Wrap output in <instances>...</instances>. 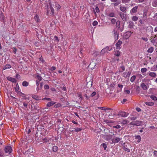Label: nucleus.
I'll list each match as a JSON object with an SVG mask.
<instances>
[{
  "label": "nucleus",
  "mask_w": 157,
  "mask_h": 157,
  "mask_svg": "<svg viewBox=\"0 0 157 157\" xmlns=\"http://www.w3.org/2000/svg\"><path fill=\"white\" fill-rule=\"evenodd\" d=\"M128 115V113H127L124 111H121L119 112V115L122 117H126Z\"/></svg>",
  "instance_id": "15"
},
{
  "label": "nucleus",
  "mask_w": 157,
  "mask_h": 157,
  "mask_svg": "<svg viewBox=\"0 0 157 157\" xmlns=\"http://www.w3.org/2000/svg\"><path fill=\"white\" fill-rule=\"evenodd\" d=\"M29 84V82L27 81H24L22 83V86H27Z\"/></svg>",
  "instance_id": "30"
},
{
  "label": "nucleus",
  "mask_w": 157,
  "mask_h": 157,
  "mask_svg": "<svg viewBox=\"0 0 157 157\" xmlns=\"http://www.w3.org/2000/svg\"><path fill=\"white\" fill-rule=\"evenodd\" d=\"M95 9V11H96V12L97 13H99L100 10H99V9L98 7V6L96 7Z\"/></svg>",
  "instance_id": "52"
},
{
  "label": "nucleus",
  "mask_w": 157,
  "mask_h": 157,
  "mask_svg": "<svg viewBox=\"0 0 157 157\" xmlns=\"http://www.w3.org/2000/svg\"><path fill=\"white\" fill-rule=\"evenodd\" d=\"M56 69V67H55L53 66L51 68V69H50V70L51 71H53L55 70Z\"/></svg>",
  "instance_id": "60"
},
{
  "label": "nucleus",
  "mask_w": 157,
  "mask_h": 157,
  "mask_svg": "<svg viewBox=\"0 0 157 157\" xmlns=\"http://www.w3.org/2000/svg\"><path fill=\"white\" fill-rule=\"evenodd\" d=\"M141 39L145 42H147L148 41V39L146 37H142Z\"/></svg>",
  "instance_id": "53"
},
{
  "label": "nucleus",
  "mask_w": 157,
  "mask_h": 157,
  "mask_svg": "<svg viewBox=\"0 0 157 157\" xmlns=\"http://www.w3.org/2000/svg\"><path fill=\"white\" fill-rule=\"evenodd\" d=\"M61 105L60 104H56L54 105V106L55 107H59Z\"/></svg>",
  "instance_id": "61"
},
{
  "label": "nucleus",
  "mask_w": 157,
  "mask_h": 157,
  "mask_svg": "<svg viewBox=\"0 0 157 157\" xmlns=\"http://www.w3.org/2000/svg\"><path fill=\"white\" fill-rule=\"evenodd\" d=\"M140 86L144 90H147L148 88L146 85L144 83H142L140 84Z\"/></svg>",
  "instance_id": "20"
},
{
  "label": "nucleus",
  "mask_w": 157,
  "mask_h": 157,
  "mask_svg": "<svg viewBox=\"0 0 157 157\" xmlns=\"http://www.w3.org/2000/svg\"><path fill=\"white\" fill-rule=\"evenodd\" d=\"M58 149V147L56 146H54L52 147V150L54 152L57 151Z\"/></svg>",
  "instance_id": "42"
},
{
  "label": "nucleus",
  "mask_w": 157,
  "mask_h": 157,
  "mask_svg": "<svg viewBox=\"0 0 157 157\" xmlns=\"http://www.w3.org/2000/svg\"><path fill=\"white\" fill-rule=\"evenodd\" d=\"M121 52L120 51L118 50H116L115 51L114 55L117 56H119L120 55Z\"/></svg>",
  "instance_id": "24"
},
{
  "label": "nucleus",
  "mask_w": 157,
  "mask_h": 157,
  "mask_svg": "<svg viewBox=\"0 0 157 157\" xmlns=\"http://www.w3.org/2000/svg\"><path fill=\"white\" fill-rule=\"evenodd\" d=\"M137 118L136 117H130V120L132 121H134Z\"/></svg>",
  "instance_id": "55"
},
{
  "label": "nucleus",
  "mask_w": 157,
  "mask_h": 157,
  "mask_svg": "<svg viewBox=\"0 0 157 157\" xmlns=\"http://www.w3.org/2000/svg\"><path fill=\"white\" fill-rule=\"evenodd\" d=\"M111 22L113 24H115V23H116V20L115 19V18H112L111 20Z\"/></svg>",
  "instance_id": "48"
},
{
  "label": "nucleus",
  "mask_w": 157,
  "mask_h": 157,
  "mask_svg": "<svg viewBox=\"0 0 157 157\" xmlns=\"http://www.w3.org/2000/svg\"><path fill=\"white\" fill-rule=\"evenodd\" d=\"M154 38L156 42H157V34L155 35V36Z\"/></svg>",
  "instance_id": "64"
},
{
  "label": "nucleus",
  "mask_w": 157,
  "mask_h": 157,
  "mask_svg": "<svg viewBox=\"0 0 157 157\" xmlns=\"http://www.w3.org/2000/svg\"><path fill=\"white\" fill-rule=\"evenodd\" d=\"M150 98L152 99L154 101H156L157 100V98L154 95H151L150 96Z\"/></svg>",
  "instance_id": "43"
},
{
  "label": "nucleus",
  "mask_w": 157,
  "mask_h": 157,
  "mask_svg": "<svg viewBox=\"0 0 157 157\" xmlns=\"http://www.w3.org/2000/svg\"><path fill=\"white\" fill-rule=\"evenodd\" d=\"M136 76L135 75H133L130 78V81L131 82H133L135 80Z\"/></svg>",
  "instance_id": "36"
},
{
  "label": "nucleus",
  "mask_w": 157,
  "mask_h": 157,
  "mask_svg": "<svg viewBox=\"0 0 157 157\" xmlns=\"http://www.w3.org/2000/svg\"><path fill=\"white\" fill-rule=\"evenodd\" d=\"M40 86L39 85L37 86L36 90L37 91H38L43 86V84L42 83L40 82Z\"/></svg>",
  "instance_id": "25"
},
{
  "label": "nucleus",
  "mask_w": 157,
  "mask_h": 157,
  "mask_svg": "<svg viewBox=\"0 0 157 157\" xmlns=\"http://www.w3.org/2000/svg\"><path fill=\"white\" fill-rule=\"evenodd\" d=\"M124 25H123V26L121 27H120V28H119V30H120V31L121 32H122L123 30H124Z\"/></svg>",
  "instance_id": "58"
},
{
  "label": "nucleus",
  "mask_w": 157,
  "mask_h": 157,
  "mask_svg": "<svg viewBox=\"0 0 157 157\" xmlns=\"http://www.w3.org/2000/svg\"><path fill=\"white\" fill-rule=\"evenodd\" d=\"M136 140L135 141V142L136 144H137L140 142L141 140V137L140 135H135L134 136Z\"/></svg>",
  "instance_id": "10"
},
{
  "label": "nucleus",
  "mask_w": 157,
  "mask_h": 157,
  "mask_svg": "<svg viewBox=\"0 0 157 157\" xmlns=\"http://www.w3.org/2000/svg\"><path fill=\"white\" fill-rule=\"evenodd\" d=\"M23 105H24V107H25L26 108H27V106H28V104L27 103H26V102H24L23 103Z\"/></svg>",
  "instance_id": "56"
},
{
  "label": "nucleus",
  "mask_w": 157,
  "mask_h": 157,
  "mask_svg": "<svg viewBox=\"0 0 157 157\" xmlns=\"http://www.w3.org/2000/svg\"><path fill=\"white\" fill-rule=\"evenodd\" d=\"M96 65V63L94 62H92L89 64L88 67L91 69H93L94 68Z\"/></svg>",
  "instance_id": "16"
},
{
  "label": "nucleus",
  "mask_w": 157,
  "mask_h": 157,
  "mask_svg": "<svg viewBox=\"0 0 157 157\" xmlns=\"http://www.w3.org/2000/svg\"><path fill=\"white\" fill-rule=\"evenodd\" d=\"M131 0H121L122 3H128Z\"/></svg>",
  "instance_id": "50"
},
{
  "label": "nucleus",
  "mask_w": 157,
  "mask_h": 157,
  "mask_svg": "<svg viewBox=\"0 0 157 157\" xmlns=\"http://www.w3.org/2000/svg\"><path fill=\"white\" fill-rule=\"evenodd\" d=\"M101 145H102L103 147L104 148V149L105 150L107 147L106 144L105 143H103L102 144H101Z\"/></svg>",
  "instance_id": "46"
},
{
  "label": "nucleus",
  "mask_w": 157,
  "mask_h": 157,
  "mask_svg": "<svg viewBox=\"0 0 157 157\" xmlns=\"http://www.w3.org/2000/svg\"><path fill=\"white\" fill-rule=\"evenodd\" d=\"M145 104L146 105L150 106H152L154 105L153 102H147L145 103Z\"/></svg>",
  "instance_id": "34"
},
{
  "label": "nucleus",
  "mask_w": 157,
  "mask_h": 157,
  "mask_svg": "<svg viewBox=\"0 0 157 157\" xmlns=\"http://www.w3.org/2000/svg\"><path fill=\"white\" fill-rule=\"evenodd\" d=\"M112 48H113L112 46H106L101 50V54L102 55H103L105 53L107 52L108 51L111 50Z\"/></svg>",
  "instance_id": "2"
},
{
  "label": "nucleus",
  "mask_w": 157,
  "mask_h": 157,
  "mask_svg": "<svg viewBox=\"0 0 157 157\" xmlns=\"http://www.w3.org/2000/svg\"><path fill=\"white\" fill-rule=\"evenodd\" d=\"M98 22L97 21H94L92 23L93 25L94 26H95L97 25H98Z\"/></svg>",
  "instance_id": "51"
},
{
  "label": "nucleus",
  "mask_w": 157,
  "mask_h": 157,
  "mask_svg": "<svg viewBox=\"0 0 157 157\" xmlns=\"http://www.w3.org/2000/svg\"><path fill=\"white\" fill-rule=\"evenodd\" d=\"M124 92L127 94H129L130 93V91L128 90H124Z\"/></svg>",
  "instance_id": "54"
},
{
  "label": "nucleus",
  "mask_w": 157,
  "mask_h": 157,
  "mask_svg": "<svg viewBox=\"0 0 157 157\" xmlns=\"http://www.w3.org/2000/svg\"><path fill=\"white\" fill-rule=\"evenodd\" d=\"M74 129L75 130V131L76 132H79L82 130V128H74Z\"/></svg>",
  "instance_id": "37"
},
{
  "label": "nucleus",
  "mask_w": 157,
  "mask_h": 157,
  "mask_svg": "<svg viewBox=\"0 0 157 157\" xmlns=\"http://www.w3.org/2000/svg\"><path fill=\"white\" fill-rule=\"evenodd\" d=\"M125 70V67L124 66H122L119 68V72H122Z\"/></svg>",
  "instance_id": "29"
},
{
  "label": "nucleus",
  "mask_w": 157,
  "mask_h": 157,
  "mask_svg": "<svg viewBox=\"0 0 157 157\" xmlns=\"http://www.w3.org/2000/svg\"><path fill=\"white\" fill-rule=\"evenodd\" d=\"M132 33V32H131L130 31L127 32L124 35L123 38L125 39H128Z\"/></svg>",
  "instance_id": "7"
},
{
  "label": "nucleus",
  "mask_w": 157,
  "mask_h": 157,
  "mask_svg": "<svg viewBox=\"0 0 157 157\" xmlns=\"http://www.w3.org/2000/svg\"><path fill=\"white\" fill-rule=\"evenodd\" d=\"M150 40L151 42L153 44H154L156 42L154 37L151 38Z\"/></svg>",
  "instance_id": "39"
},
{
  "label": "nucleus",
  "mask_w": 157,
  "mask_h": 157,
  "mask_svg": "<svg viewBox=\"0 0 157 157\" xmlns=\"http://www.w3.org/2000/svg\"><path fill=\"white\" fill-rule=\"evenodd\" d=\"M131 147L130 144L128 143L124 144L123 148L124 150L128 152H130V150L129 148H130Z\"/></svg>",
  "instance_id": "4"
},
{
  "label": "nucleus",
  "mask_w": 157,
  "mask_h": 157,
  "mask_svg": "<svg viewBox=\"0 0 157 157\" xmlns=\"http://www.w3.org/2000/svg\"><path fill=\"white\" fill-rule=\"evenodd\" d=\"M138 9V6H136L133 7L130 11V13L131 15H132L133 13H134L136 12Z\"/></svg>",
  "instance_id": "13"
},
{
  "label": "nucleus",
  "mask_w": 157,
  "mask_h": 157,
  "mask_svg": "<svg viewBox=\"0 0 157 157\" xmlns=\"http://www.w3.org/2000/svg\"><path fill=\"white\" fill-rule=\"evenodd\" d=\"M15 90L16 92L18 94H19V93H20L21 94V95L22 96H23V95H25L24 94L21 92L20 91V89L19 88V85L18 83H17L16 84V87L15 88Z\"/></svg>",
  "instance_id": "8"
},
{
  "label": "nucleus",
  "mask_w": 157,
  "mask_h": 157,
  "mask_svg": "<svg viewBox=\"0 0 157 157\" xmlns=\"http://www.w3.org/2000/svg\"><path fill=\"white\" fill-rule=\"evenodd\" d=\"M50 37V41H51V40H54L55 43L56 44H57L59 42V40L56 36H55L54 37H52H52Z\"/></svg>",
  "instance_id": "12"
},
{
  "label": "nucleus",
  "mask_w": 157,
  "mask_h": 157,
  "mask_svg": "<svg viewBox=\"0 0 157 157\" xmlns=\"http://www.w3.org/2000/svg\"><path fill=\"white\" fill-rule=\"evenodd\" d=\"M132 19L134 21H137L138 19V17L136 16H133L132 17Z\"/></svg>",
  "instance_id": "35"
},
{
  "label": "nucleus",
  "mask_w": 157,
  "mask_h": 157,
  "mask_svg": "<svg viewBox=\"0 0 157 157\" xmlns=\"http://www.w3.org/2000/svg\"><path fill=\"white\" fill-rule=\"evenodd\" d=\"M84 97H85V98L86 100H90V96H88L86 94H85L84 95Z\"/></svg>",
  "instance_id": "44"
},
{
  "label": "nucleus",
  "mask_w": 157,
  "mask_h": 157,
  "mask_svg": "<svg viewBox=\"0 0 157 157\" xmlns=\"http://www.w3.org/2000/svg\"><path fill=\"white\" fill-rule=\"evenodd\" d=\"M121 139V138L115 137L112 140V143L115 144L118 143Z\"/></svg>",
  "instance_id": "11"
},
{
  "label": "nucleus",
  "mask_w": 157,
  "mask_h": 157,
  "mask_svg": "<svg viewBox=\"0 0 157 157\" xmlns=\"http://www.w3.org/2000/svg\"><path fill=\"white\" fill-rule=\"evenodd\" d=\"M44 88L46 89H48L49 88V86L48 85H46L44 86Z\"/></svg>",
  "instance_id": "62"
},
{
  "label": "nucleus",
  "mask_w": 157,
  "mask_h": 157,
  "mask_svg": "<svg viewBox=\"0 0 157 157\" xmlns=\"http://www.w3.org/2000/svg\"><path fill=\"white\" fill-rule=\"evenodd\" d=\"M152 5L154 7H156L157 6V1H155L153 2H152Z\"/></svg>",
  "instance_id": "41"
},
{
  "label": "nucleus",
  "mask_w": 157,
  "mask_h": 157,
  "mask_svg": "<svg viewBox=\"0 0 157 157\" xmlns=\"http://www.w3.org/2000/svg\"><path fill=\"white\" fill-rule=\"evenodd\" d=\"M56 103V102L54 101H51L50 102V106L52 105H53L55 104Z\"/></svg>",
  "instance_id": "57"
},
{
  "label": "nucleus",
  "mask_w": 157,
  "mask_h": 157,
  "mask_svg": "<svg viewBox=\"0 0 157 157\" xmlns=\"http://www.w3.org/2000/svg\"><path fill=\"white\" fill-rule=\"evenodd\" d=\"M120 16L123 20L124 21L125 19V15L123 13H120Z\"/></svg>",
  "instance_id": "38"
},
{
  "label": "nucleus",
  "mask_w": 157,
  "mask_h": 157,
  "mask_svg": "<svg viewBox=\"0 0 157 157\" xmlns=\"http://www.w3.org/2000/svg\"><path fill=\"white\" fill-rule=\"evenodd\" d=\"M96 93L95 91L93 92L92 93H91L90 95V96L91 97H93L94 96L96 95Z\"/></svg>",
  "instance_id": "49"
},
{
  "label": "nucleus",
  "mask_w": 157,
  "mask_h": 157,
  "mask_svg": "<svg viewBox=\"0 0 157 157\" xmlns=\"http://www.w3.org/2000/svg\"><path fill=\"white\" fill-rule=\"evenodd\" d=\"M32 98L36 100H39L41 99L40 97L35 95L32 96Z\"/></svg>",
  "instance_id": "23"
},
{
  "label": "nucleus",
  "mask_w": 157,
  "mask_h": 157,
  "mask_svg": "<svg viewBox=\"0 0 157 157\" xmlns=\"http://www.w3.org/2000/svg\"><path fill=\"white\" fill-rule=\"evenodd\" d=\"M154 48L153 47H151L147 50V52L149 53H151L153 51Z\"/></svg>",
  "instance_id": "27"
},
{
  "label": "nucleus",
  "mask_w": 157,
  "mask_h": 157,
  "mask_svg": "<svg viewBox=\"0 0 157 157\" xmlns=\"http://www.w3.org/2000/svg\"><path fill=\"white\" fill-rule=\"evenodd\" d=\"M148 75L153 78H155L156 76V74L154 72H151L149 71L148 72Z\"/></svg>",
  "instance_id": "18"
},
{
  "label": "nucleus",
  "mask_w": 157,
  "mask_h": 157,
  "mask_svg": "<svg viewBox=\"0 0 157 157\" xmlns=\"http://www.w3.org/2000/svg\"><path fill=\"white\" fill-rule=\"evenodd\" d=\"M112 34L114 36V39L116 41L118 40L119 37V32L116 29H114L113 32Z\"/></svg>",
  "instance_id": "3"
},
{
  "label": "nucleus",
  "mask_w": 157,
  "mask_h": 157,
  "mask_svg": "<svg viewBox=\"0 0 157 157\" xmlns=\"http://www.w3.org/2000/svg\"><path fill=\"white\" fill-rule=\"evenodd\" d=\"M116 27L118 29L120 27V21H117L116 22Z\"/></svg>",
  "instance_id": "26"
},
{
  "label": "nucleus",
  "mask_w": 157,
  "mask_h": 157,
  "mask_svg": "<svg viewBox=\"0 0 157 157\" xmlns=\"http://www.w3.org/2000/svg\"><path fill=\"white\" fill-rule=\"evenodd\" d=\"M7 79L9 81H10L13 82H16L17 81L16 80L15 78L10 77H7Z\"/></svg>",
  "instance_id": "19"
},
{
  "label": "nucleus",
  "mask_w": 157,
  "mask_h": 157,
  "mask_svg": "<svg viewBox=\"0 0 157 157\" xmlns=\"http://www.w3.org/2000/svg\"><path fill=\"white\" fill-rule=\"evenodd\" d=\"M104 121L106 123H112L114 122L113 121L109 120H105Z\"/></svg>",
  "instance_id": "32"
},
{
  "label": "nucleus",
  "mask_w": 157,
  "mask_h": 157,
  "mask_svg": "<svg viewBox=\"0 0 157 157\" xmlns=\"http://www.w3.org/2000/svg\"><path fill=\"white\" fill-rule=\"evenodd\" d=\"M11 67V66L10 64H6L3 67V70H5L7 69L10 68Z\"/></svg>",
  "instance_id": "28"
},
{
  "label": "nucleus",
  "mask_w": 157,
  "mask_h": 157,
  "mask_svg": "<svg viewBox=\"0 0 157 157\" xmlns=\"http://www.w3.org/2000/svg\"><path fill=\"white\" fill-rule=\"evenodd\" d=\"M100 109L103 110H107L110 109L108 108H104L102 107H100Z\"/></svg>",
  "instance_id": "47"
},
{
  "label": "nucleus",
  "mask_w": 157,
  "mask_h": 157,
  "mask_svg": "<svg viewBox=\"0 0 157 157\" xmlns=\"http://www.w3.org/2000/svg\"><path fill=\"white\" fill-rule=\"evenodd\" d=\"M131 74V72H130V71H129V72H128L127 73V75H126V76H125V75L126 74V72H124V73H123V74H124V77H126H126H128V76H129Z\"/></svg>",
  "instance_id": "40"
},
{
  "label": "nucleus",
  "mask_w": 157,
  "mask_h": 157,
  "mask_svg": "<svg viewBox=\"0 0 157 157\" xmlns=\"http://www.w3.org/2000/svg\"><path fill=\"white\" fill-rule=\"evenodd\" d=\"M128 122V121L126 119H125L122 120L121 121V124L122 126H123L124 125L126 124Z\"/></svg>",
  "instance_id": "22"
},
{
  "label": "nucleus",
  "mask_w": 157,
  "mask_h": 157,
  "mask_svg": "<svg viewBox=\"0 0 157 157\" xmlns=\"http://www.w3.org/2000/svg\"><path fill=\"white\" fill-rule=\"evenodd\" d=\"M34 19L35 21L37 22H39L40 21V20L38 16L36 15L34 17Z\"/></svg>",
  "instance_id": "31"
},
{
  "label": "nucleus",
  "mask_w": 157,
  "mask_h": 157,
  "mask_svg": "<svg viewBox=\"0 0 157 157\" xmlns=\"http://www.w3.org/2000/svg\"><path fill=\"white\" fill-rule=\"evenodd\" d=\"M108 16L109 17H115V14L113 12H110L108 14Z\"/></svg>",
  "instance_id": "33"
},
{
  "label": "nucleus",
  "mask_w": 157,
  "mask_h": 157,
  "mask_svg": "<svg viewBox=\"0 0 157 157\" xmlns=\"http://www.w3.org/2000/svg\"><path fill=\"white\" fill-rule=\"evenodd\" d=\"M104 138H105V139L106 140H109L112 138L113 136L110 134H108L106 135H105Z\"/></svg>",
  "instance_id": "17"
},
{
  "label": "nucleus",
  "mask_w": 157,
  "mask_h": 157,
  "mask_svg": "<svg viewBox=\"0 0 157 157\" xmlns=\"http://www.w3.org/2000/svg\"><path fill=\"white\" fill-rule=\"evenodd\" d=\"M53 6L54 8H56V10L57 11L59 10L61 8V6L59 4L56 2H53V4L51 5L50 9L51 10V12L52 13V15H54V10L52 7Z\"/></svg>",
  "instance_id": "1"
},
{
  "label": "nucleus",
  "mask_w": 157,
  "mask_h": 157,
  "mask_svg": "<svg viewBox=\"0 0 157 157\" xmlns=\"http://www.w3.org/2000/svg\"><path fill=\"white\" fill-rule=\"evenodd\" d=\"M147 71V69L146 68H143L141 69V71L142 73L145 72Z\"/></svg>",
  "instance_id": "45"
},
{
  "label": "nucleus",
  "mask_w": 157,
  "mask_h": 157,
  "mask_svg": "<svg viewBox=\"0 0 157 157\" xmlns=\"http://www.w3.org/2000/svg\"><path fill=\"white\" fill-rule=\"evenodd\" d=\"M142 122L140 121H132L130 123V124L132 125H136V126H141Z\"/></svg>",
  "instance_id": "5"
},
{
  "label": "nucleus",
  "mask_w": 157,
  "mask_h": 157,
  "mask_svg": "<svg viewBox=\"0 0 157 157\" xmlns=\"http://www.w3.org/2000/svg\"><path fill=\"white\" fill-rule=\"evenodd\" d=\"M122 43V41L120 40H119L116 44V49H120L121 48V46Z\"/></svg>",
  "instance_id": "14"
},
{
  "label": "nucleus",
  "mask_w": 157,
  "mask_h": 157,
  "mask_svg": "<svg viewBox=\"0 0 157 157\" xmlns=\"http://www.w3.org/2000/svg\"><path fill=\"white\" fill-rule=\"evenodd\" d=\"M120 10L124 13H126L127 11V10L126 7L124 6H121L120 7Z\"/></svg>",
  "instance_id": "21"
},
{
  "label": "nucleus",
  "mask_w": 157,
  "mask_h": 157,
  "mask_svg": "<svg viewBox=\"0 0 157 157\" xmlns=\"http://www.w3.org/2000/svg\"><path fill=\"white\" fill-rule=\"evenodd\" d=\"M121 126L119 125H117L116 126H114V127L118 129L121 128Z\"/></svg>",
  "instance_id": "59"
},
{
  "label": "nucleus",
  "mask_w": 157,
  "mask_h": 157,
  "mask_svg": "<svg viewBox=\"0 0 157 157\" xmlns=\"http://www.w3.org/2000/svg\"><path fill=\"white\" fill-rule=\"evenodd\" d=\"M12 147L10 146H7L5 148V152L6 153L10 154L12 151Z\"/></svg>",
  "instance_id": "9"
},
{
  "label": "nucleus",
  "mask_w": 157,
  "mask_h": 157,
  "mask_svg": "<svg viewBox=\"0 0 157 157\" xmlns=\"http://www.w3.org/2000/svg\"><path fill=\"white\" fill-rule=\"evenodd\" d=\"M36 84L37 86H39L40 82V81H41L42 79V78L38 75H36Z\"/></svg>",
  "instance_id": "6"
},
{
  "label": "nucleus",
  "mask_w": 157,
  "mask_h": 157,
  "mask_svg": "<svg viewBox=\"0 0 157 157\" xmlns=\"http://www.w3.org/2000/svg\"><path fill=\"white\" fill-rule=\"evenodd\" d=\"M154 155L155 156H157V151H155L153 152Z\"/></svg>",
  "instance_id": "63"
}]
</instances>
